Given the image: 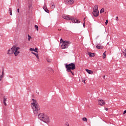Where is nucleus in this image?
Instances as JSON below:
<instances>
[{
  "label": "nucleus",
  "mask_w": 126,
  "mask_h": 126,
  "mask_svg": "<svg viewBox=\"0 0 126 126\" xmlns=\"http://www.w3.org/2000/svg\"><path fill=\"white\" fill-rule=\"evenodd\" d=\"M32 102L31 104V106L34 115L35 116H38V119H39L40 121H42V122H44L45 124H49V123H50V118H49V116L43 114V113H41L38 102H37V101L34 99H32Z\"/></svg>",
  "instance_id": "obj_1"
},
{
  "label": "nucleus",
  "mask_w": 126,
  "mask_h": 126,
  "mask_svg": "<svg viewBox=\"0 0 126 126\" xmlns=\"http://www.w3.org/2000/svg\"><path fill=\"white\" fill-rule=\"evenodd\" d=\"M65 66L66 68V71H67L68 72H71L72 75H74V72L71 71V69L72 70H74V69H75V64H74V63H71L68 64L65 63Z\"/></svg>",
  "instance_id": "obj_2"
},
{
  "label": "nucleus",
  "mask_w": 126,
  "mask_h": 126,
  "mask_svg": "<svg viewBox=\"0 0 126 126\" xmlns=\"http://www.w3.org/2000/svg\"><path fill=\"white\" fill-rule=\"evenodd\" d=\"M63 19H65L66 20H71L73 23H80V21H79V20H77L72 16L68 15L63 16Z\"/></svg>",
  "instance_id": "obj_3"
},
{
  "label": "nucleus",
  "mask_w": 126,
  "mask_h": 126,
  "mask_svg": "<svg viewBox=\"0 0 126 126\" xmlns=\"http://www.w3.org/2000/svg\"><path fill=\"white\" fill-rule=\"evenodd\" d=\"M70 44H71V42L70 41H64L61 45L62 49H66L69 46Z\"/></svg>",
  "instance_id": "obj_4"
},
{
  "label": "nucleus",
  "mask_w": 126,
  "mask_h": 126,
  "mask_svg": "<svg viewBox=\"0 0 126 126\" xmlns=\"http://www.w3.org/2000/svg\"><path fill=\"white\" fill-rule=\"evenodd\" d=\"M14 51H15V46H13L10 49H9L7 51V55H12L14 53Z\"/></svg>",
  "instance_id": "obj_5"
},
{
  "label": "nucleus",
  "mask_w": 126,
  "mask_h": 126,
  "mask_svg": "<svg viewBox=\"0 0 126 126\" xmlns=\"http://www.w3.org/2000/svg\"><path fill=\"white\" fill-rule=\"evenodd\" d=\"M20 48L19 47H15V51L14 52V54L15 57H17L18 55L20 53V51H18Z\"/></svg>",
  "instance_id": "obj_6"
},
{
  "label": "nucleus",
  "mask_w": 126,
  "mask_h": 126,
  "mask_svg": "<svg viewBox=\"0 0 126 126\" xmlns=\"http://www.w3.org/2000/svg\"><path fill=\"white\" fill-rule=\"evenodd\" d=\"M65 3L66 4H73L74 3V0H65Z\"/></svg>",
  "instance_id": "obj_7"
},
{
  "label": "nucleus",
  "mask_w": 126,
  "mask_h": 126,
  "mask_svg": "<svg viewBox=\"0 0 126 126\" xmlns=\"http://www.w3.org/2000/svg\"><path fill=\"white\" fill-rule=\"evenodd\" d=\"M93 14L94 16V17H97V16H99V10H93Z\"/></svg>",
  "instance_id": "obj_8"
},
{
  "label": "nucleus",
  "mask_w": 126,
  "mask_h": 126,
  "mask_svg": "<svg viewBox=\"0 0 126 126\" xmlns=\"http://www.w3.org/2000/svg\"><path fill=\"white\" fill-rule=\"evenodd\" d=\"M98 105H100V106H103L105 104V102H104V100L103 99L98 100Z\"/></svg>",
  "instance_id": "obj_9"
},
{
  "label": "nucleus",
  "mask_w": 126,
  "mask_h": 126,
  "mask_svg": "<svg viewBox=\"0 0 126 126\" xmlns=\"http://www.w3.org/2000/svg\"><path fill=\"white\" fill-rule=\"evenodd\" d=\"M4 77V72L3 69L2 70V74L0 75V81H1L2 80V78Z\"/></svg>",
  "instance_id": "obj_10"
},
{
  "label": "nucleus",
  "mask_w": 126,
  "mask_h": 126,
  "mask_svg": "<svg viewBox=\"0 0 126 126\" xmlns=\"http://www.w3.org/2000/svg\"><path fill=\"white\" fill-rule=\"evenodd\" d=\"M43 8L45 12H47V13H49L50 12V11H49V9L47 8V6L46 5H44V6L43 7Z\"/></svg>",
  "instance_id": "obj_11"
},
{
  "label": "nucleus",
  "mask_w": 126,
  "mask_h": 126,
  "mask_svg": "<svg viewBox=\"0 0 126 126\" xmlns=\"http://www.w3.org/2000/svg\"><path fill=\"white\" fill-rule=\"evenodd\" d=\"M32 55H34V56H35L36 58L37 59L38 61H39V54H38V53H35V52H32Z\"/></svg>",
  "instance_id": "obj_12"
},
{
  "label": "nucleus",
  "mask_w": 126,
  "mask_h": 126,
  "mask_svg": "<svg viewBox=\"0 0 126 126\" xmlns=\"http://www.w3.org/2000/svg\"><path fill=\"white\" fill-rule=\"evenodd\" d=\"M85 70L87 72H88V73H89V74H92V73H93V71L91 70L86 69Z\"/></svg>",
  "instance_id": "obj_13"
},
{
  "label": "nucleus",
  "mask_w": 126,
  "mask_h": 126,
  "mask_svg": "<svg viewBox=\"0 0 126 126\" xmlns=\"http://www.w3.org/2000/svg\"><path fill=\"white\" fill-rule=\"evenodd\" d=\"M93 10H95V11L98 10V5H94V6L93 8Z\"/></svg>",
  "instance_id": "obj_14"
},
{
  "label": "nucleus",
  "mask_w": 126,
  "mask_h": 126,
  "mask_svg": "<svg viewBox=\"0 0 126 126\" xmlns=\"http://www.w3.org/2000/svg\"><path fill=\"white\" fill-rule=\"evenodd\" d=\"M89 56L91 57V58H93V57H94V53H89Z\"/></svg>",
  "instance_id": "obj_15"
},
{
  "label": "nucleus",
  "mask_w": 126,
  "mask_h": 126,
  "mask_svg": "<svg viewBox=\"0 0 126 126\" xmlns=\"http://www.w3.org/2000/svg\"><path fill=\"white\" fill-rule=\"evenodd\" d=\"M51 8L54 9L55 8V3L54 2L51 3Z\"/></svg>",
  "instance_id": "obj_16"
},
{
  "label": "nucleus",
  "mask_w": 126,
  "mask_h": 126,
  "mask_svg": "<svg viewBox=\"0 0 126 126\" xmlns=\"http://www.w3.org/2000/svg\"><path fill=\"white\" fill-rule=\"evenodd\" d=\"M104 11H105V9H104V8H102V9H101L100 11V13H103V12H104Z\"/></svg>",
  "instance_id": "obj_17"
},
{
  "label": "nucleus",
  "mask_w": 126,
  "mask_h": 126,
  "mask_svg": "<svg viewBox=\"0 0 126 126\" xmlns=\"http://www.w3.org/2000/svg\"><path fill=\"white\" fill-rule=\"evenodd\" d=\"M102 56H103V59H106V52H105L103 54Z\"/></svg>",
  "instance_id": "obj_18"
},
{
  "label": "nucleus",
  "mask_w": 126,
  "mask_h": 126,
  "mask_svg": "<svg viewBox=\"0 0 126 126\" xmlns=\"http://www.w3.org/2000/svg\"><path fill=\"white\" fill-rule=\"evenodd\" d=\"M83 122H87V118L86 117H84L82 118Z\"/></svg>",
  "instance_id": "obj_19"
},
{
  "label": "nucleus",
  "mask_w": 126,
  "mask_h": 126,
  "mask_svg": "<svg viewBox=\"0 0 126 126\" xmlns=\"http://www.w3.org/2000/svg\"><path fill=\"white\" fill-rule=\"evenodd\" d=\"M28 41H30V39L32 38L31 36H30L29 34H28Z\"/></svg>",
  "instance_id": "obj_20"
},
{
  "label": "nucleus",
  "mask_w": 126,
  "mask_h": 126,
  "mask_svg": "<svg viewBox=\"0 0 126 126\" xmlns=\"http://www.w3.org/2000/svg\"><path fill=\"white\" fill-rule=\"evenodd\" d=\"M97 49H102V47L100 45H97L96 46Z\"/></svg>",
  "instance_id": "obj_21"
},
{
  "label": "nucleus",
  "mask_w": 126,
  "mask_h": 126,
  "mask_svg": "<svg viewBox=\"0 0 126 126\" xmlns=\"http://www.w3.org/2000/svg\"><path fill=\"white\" fill-rule=\"evenodd\" d=\"M33 52H35L36 53H38V48H35V49H34Z\"/></svg>",
  "instance_id": "obj_22"
},
{
  "label": "nucleus",
  "mask_w": 126,
  "mask_h": 126,
  "mask_svg": "<svg viewBox=\"0 0 126 126\" xmlns=\"http://www.w3.org/2000/svg\"><path fill=\"white\" fill-rule=\"evenodd\" d=\"M34 28H35V29H36V31H38V26H37L36 25H35Z\"/></svg>",
  "instance_id": "obj_23"
},
{
  "label": "nucleus",
  "mask_w": 126,
  "mask_h": 126,
  "mask_svg": "<svg viewBox=\"0 0 126 126\" xmlns=\"http://www.w3.org/2000/svg\"><path fill=\"white\" fill-rule=\"evenodd\" d=\"M47 62H48V63H51V62H52V60L47 59Z\"/></svg>",
  "instance_id": "obj_24"
},
{
  "label": "nucleus",
  "mask_w": 126,
  "mask_h": 126,
  "mask_svg": "<svg viewBox=\"0 0 126 126\" xmlns=\"http://www.w3.org/2000/svg\"><path fill=\"white\" fill-rule=\"evenodd\" d=\"M60 42H61V43H62L63 44V42H64V41H63V38H61Z\"/></svg>",
  "instance_id": "obj_25"
},
{
  "label": "nucleus",
  "mask_w": 126,
  "mask_h": 126,
  "mask_svg": "<svg viewBox=\"0 0 126 126\" xmlns=\"http://www.w3.org/2000/svg\"><path fill=\"white\" fill-rule=\"evenodd\" d=\"M30 52H34V49L32 48H31L30 49Z\"/></svg>",
  "instance_id": "obj_26"
},
{
  "label": "nucleus",
  "mask_w": 126,
  "mask_h": 126,
  "mask_svg": "<svg viewBox=\"0 0 126 126\" xmlns=\"http://www.w3.org/2000/svg\"><path fill=\"white\" fill-rule=\"evenodd\" d=\"M3 102H6V98H5V96H4L3 97Z\"/></svg>",
  "instance_id": "obj_27"
},
{
  "label": "nucleus",
  "mask_w": 126,
  "mask_h": 126,
  "mask_svg": "<svg viewBox=\"0 0 126 126\" xmlns=\"http://www.w3.org/2000/svg\"><path fill=\"white\" fill-rule=\"evenodd\" d=\"M108 20H106V22H105V24H106V25H107V24H108Z\"/></svg>",
  "instance_id": "obj_28"
},
{
  "label": "nucleus",
  "mask_w": 126,
  "mask_h": 126,
  "mask_svg": "<svg viewBox=\"0 0 126 126\" xmlns=\"http://www.w3.org/2000/svg\"><path fill=\"white\" fill-rule=\"evenodd\" d=\"M82 82H84V84H86V83H85V80L82 79Z\"/></svg>",
  "instance_id": "obj_29"
},
{
  "label": "nucleus",
  "mask_w": 126,
  "mask_h": 126,
  "mask_svg": "<svg viewBox=\"0 0 126 126\" xmlns=\"http://www.w3.org/2000/svg\"><path fill=\"white\" fill-rule=\"evenodd\" d=\"M3 104H4V105H5V106H7V104H6V101H3Z\"/></svg>",
  "instance_id": "obj_30"
},
{
  "label": "nucleus",
  "mask_w": 126,
  "mask_h": 126,
  "mask_svg": "<svg viewBox=\"0 0 126 126\" xmlns=\"http://www.w3.org/2000/svg\"><path fill=\"white\" fill-rule=\"evenodd\" d=\"M123 54H126V49H125L124 51H123Z\"/></svg>",
  "instance_id": "obj_31"
},
{
  "label": "nucleus",
  "mask_w": 126,
  "mask_h": 126,
  "mask_svg": "<svg viewBox=\"0 0 126 126\" xmlns=\"http://www.w3.org/2000/svg\"><path fill=\"white\" fill-rule=\"evenodd\" d=\"M116 20L117 21H118V20H119V17L118 16L116 17Z\"/></svg>",
  "instance_id": "obj_32"
},
{
  "label": "nucleus",
  "mask_w": 126,
  "mask_h": 126,
  "mask_svg": "<svg viewBox=\"0 0 126 126\" xmlns=\"http://www.w3.org/2000/svg\"><path fill=\"white\" fill-rule=\"evenodd\" d=\"M9 11L10 12H12V10H11V8H9Z\"/></svg>",
  "instance_id": "obj_33"
},
{
  "label": "nucleus",
  "mask_w": 126,
  "mask_h": 126,
  "mask_svg": "<svg viewBox=\"0 0 126 126\" xmlns=\"http://www.w3.org/2000/svg\"><path fill=\"white\" fill-rule=\"evenodd\" d=\"M66 126H69V124H68L67 123L65 124Z\"/></svg>",
  "instance_id": "obj_34"
},
{
  "label": "nucleus",
  "mask_w": 126,
  "mask_h": 126,
  "mask_svg": "<svg viewBox=\"0 0 126 126\" xmlns=\"http://www.w3.org/2000/svg\"><path fill=\"white\" fill-rule=\"evenodd\" d=\"M83 27H85V22L83 23Z\"/></svg>",
  "instance_id": "obj_35"
},
{
  "label": "nucleus",
  "mask_w": 126,
  "mask_h": 126,
  "mask_svg": "<svg viewBox=\"0 0 126 126\" xmlns=\"http://www.w3.org/2000/svg\"><path fill=\"white\" fill-rule=\"evenodd\" d=\"M10 15H12V12H10Z\"/></svg>",
  "instance_id": "obj_36"
},
{
  "label": "nucleus",
  "mask_w": 126,
  "mask_h": 126,
  "mask_svg": "<svg viewBox=\"0 0 126 126\" xmlns=\"http://www.w3.org/2000/svg\"><path fill=\"white\" fill-rule=\"evenodd\" d=\"M123 114H126V110H125L123 112Z\"/></svg>",
  "instance_id": "obj_37"
},
{
  "label": "nucleus",
  "mask_w": 126,
  "mask_h": 126,
  "mask_svg": "<svg viewBox=\"0 0 126 126\" xmlns=\"http://www.w3.org/2000/svg\"><path fill=\"white\" fill-rule=\"evenodd\" d=\"M17 12L19 13V9H17Z\"/></svg>",
  "instance_id": "obj_38"
},
{
  "label": "nucleus",
  "mask_w": 126,
  "mask_h": 126,
  "mask_svg": "<svg viewBox=\"0 0 126 126\" xmlns=\"http://www.w3.org/2000/svg\"><path fill=\"white\" fill-rule=\"evenodd\" d=\"M103 77V78L104 79L105 77H106V76H104Z\"/></svg>",
  "instance_id": "obj_39"
},
{
  "label": "nucleus",
  "mask_w": 126,
  "mask_h": 126,
  "mask_svg": "<svg viewBox=\"0 0 126 126\" xmlns=\"http://www.w3.org/2000/svg\"><path fill=\"white\" fill-rule=\"evenodd\" d=\"M106 111H108V108L105 109Z\"/></svg>",
  "instance_id": "obj_40"
}]
</instances>
